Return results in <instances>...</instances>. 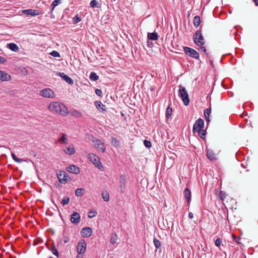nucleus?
<instances>
[{"instance_id":"1","label":"nucleus","mask_w":258,"mask_h":258,"mask_svg":"<svg viewBox=\"0 0 258 258\" xmlns=\"http://www.w3.org/2000/svg\"><path fill=\"white\" fill-rule=\"evenodd\" d=\"M48 108L53 113H59L63 116H66L68 114L67 107L63 103L58 102L50 103Z\"/></svg>"},{"instance_id":"2","label":"nucleus","mask_w":258,"mask_h":258,"mask_svg":"<svg viewBox=\"0 0 258 258\" xmlns=\"http://www.w3.org/2000/svg\"><path fill=\"white\" fill-rule=\"evenodd\" d=\"M193 40L198 46H203L205 44V40L202 33V27L195 32L193 36Z\"/></svg>"},{"instance_id":"3","label":"nucleus","mask_w":258,"mask_h":258,"mask_svg":"<svg viewBox=\"0 0 258 258\" xmlns=\"http://www.w3.org/2000/svg\"><path fill=\"white\" fill-rule=\"evenodd\" d=\"M179 90L178 92L179 97L181 98L184 105H188L189 103V98L188 94L185 87L181 85L179 86Z\"/></svg>"},{"instance_id":"4","label":"nucleus","mask_w":258,"mask_h":258,"mask_svg":"<svg viewBox=\"0 0 258 258\" xmlns=\"http://www.w3.org/2000/svg\"><path fill=\"white\" fill-rule=\"evenodd\" d=\"M88 158L90 161L99 170L101 171L104 170V167L100 162V158L98 156L93 153H90L88 154Z\"/></svg>"},{"instance_id":"5","label":"nucleus","mask_w":258,"mask_h":258,"mask_svg":"<svg viewBox=\"0 0 258 258\" xmlns=\"http://www.w3.org/2000/svg\"><path fill=\"white\" fill-rule=\"evenodd\" d=\"M183 48L184 53L187 55L195 59L199 58V53L196 50L187 46H184Z\"/></svg>"},{"instance_id":"6","label":"nucleus","mask_w":258,"mask_h":258,"mask_svg":"<svg viewBox=\"0 0 258 258\" xmlns=\"http://www.w3.org/2000/svg\"><path fill=\"white\" fill-rule=\"evenodd\" d=\"M204 127V121L202 118L197 120L193 125L192 132L195 134L196 132L202 130Z\"/></svg>"},{"instance_id":"7","label":"nucleus","mask_w":258,"mask_h":258,"mask_svg":"<svg viewBox=\"0 0 258 258\" xmlns=\"http://www.w3.org/2000/svg\"><path fill=\"white\" fill-rule=\"evenodd\" d=\"M57 177L59 181L61 183H65L71 179L69 175L64 171H59V173L57 174Z\"/></svg>"},{"instance_id":"8","label":"nucleus","mask_w":258,"mask_h":258,"mask_svg":"<svg viewBox=\"0 0 258 258\" xmlns=\"http://www.w3.org/2000/svg\"><path fill=\"white\" fill-rule=\"evenodd\" d=\"M40 95L44 97L49 98H52L54 96V92L49 88H45L41 90Z\"/></svg>"},{"instance_id":"9","label":"nucleus","mask_w":258,"mask_h":258,"mask_svg":"<svg viewBox=\"0 0 258 258\" xmlns=\"http://www.w3.org/2000/svg\"><path fill=\"white\" fill-rule=\"evenodd\" d=\"M86 249V243L84 239L81 240L78 243L77 249L78 253H84Z\"/></svg>"},{"instance_id":"10","label":"nucleus","mask_w":258,"mask_h":258,"mask_svg":"<svg viewBox=\"0 0 258 258\" xmlns=\"http://www.w3.org/2000/svg\"><path fill=\"white\" fill-rule=\"evenodd\" d=\"M126 176L124 174H122L119 176V187L120 188V191L122 193H124L125 191L126 188Z\"/></svg>"},{"instance_id":"11","label":"nucleus","mask_w":258,"mask_h":258,"mask_svg":"<svg viewBox=\"0 0 258 258\" xmlns=\"http://www.w3.org/2000/svg\"><path fill=\"white\" fill-rule=\"evenodd\" d=\"M56 75L61 77L63 80L69 85H73L74 84V81L73 79L68 75H66L64 73L58 72H56Z\"/></svg>"},{"instance_id":"12","label":"nucleus","mask_w":258,"mask_h":258,"mask_svg":"<svg viewBox=\"0 0 258 258\" xmlns=\"http://www.w3.org/2000/svg\"><path fill=\"white\" fill-rule=\"evenodd\" d=\"M92 234V229L91 228L87 227H84L81 230V234L83 237H89Z\"/></svg>"},{"instance_id":"13","label":"nucleus","mask_w":258,"mask_h":258,"mask_svg":"<svg viewBox=\"0 0 258 258\" xmlns=\"http://www.w3.org/2000/svg\"><path fill=\"white\" fill-rule=\"evenodd\" d=\"M22 13L29 16H35L40 14L38 10L33 9H27L22 11Z\"/></svg>"},{"instance_id":"14","label":"nucleus","mask_w":258,"mask_h":258,"mask_svg":"<svg viewBox=\"0 0 258 258\" xmlns=\"http://www.w3.org/2000/svg\"><path fill=\"white\" fill-rule=\"evenodd\" d=\"M70 220L72 223L77 224L80 222V215L77 212H74L71 216Z\"/></svg>"},{"instance_id":"15","label":"nucleus","mask_w":258,"mask_h":258,"mask_svg":"<svg viewBox=\"0 0 258 258\" xmlns=\"http://www.w3.org/2000/svg\"><path fill=\"white\" fill-rule=\"evenodd\" d=\"M67 170L73 174H77L80 173V168L75 165H72L67 167Z\"/></svg>"},{"instance_id":"16","label":"nucleus","mask_w":258,"mask_h":258,"mask_svg":"<svg viewBox=\"0 0 258 258\" xmlns=\"http://www.w3.org/2000/svg\"><path fill=\"white\" fill-rule=\"evenodd\" d=\"M96 147L98 150L100 151L101 152L104 153L105 151V147L104 143L100 140H96Z\"/></svg>"},{"instance_id":"17","label":"nucleus","mask_w":258,"mask_h":258,"mask_svg":"<svg viewBox=\"0 0 258 258\" xmlns=\"http://www.w3.org/2000/svg\"><path fill=\"white\" fill-rule=\"evenodd\" d=\"M0 80L2 81H8L11 80V76L7 73L1 71Z\"/></svg>"},{"instance_id":"18","label":"nucleus","mask_w":258,"mask_h":258,"mask_svg":"<svg viewBox=\"0 0 258 258\" xmlns=\"http://www.w3.org/2000/svg\"><path fill=\"white\" fill-rule=\"evenodd\" d=\"M207 157L208 159L211 161H214L216 159L215 153L211 149H206Z\"/></svg>"},{"instance_id":"19","label":"nucleus","mask_w":258,"mask_h":258,"mask_svg":"<svg viewBox=\"0 0 258 258\" xmlns=\"http://www.w3.org/2000/svg\"><path fill=\"white\" fill-rule=\"evenodd\" d=\"M95 105L99 111H103L106 110V108L105 105H104L101 101H96L95 102Z\"/></svg>"},{"instance_id":"20","label":"nucleus","mask_w":258,"mask_h":258,"mask_svg":"<svg viewBox=\"0 0 258 258\" xmlns=\"http://www.w3.org/2000/svg\"><path fill=\"white\" fill-rule=\"evenodd\" d=\"M158 37H159V35L155 32H152V33L148 32L147 34L148 40H156L158 39Z\"/></svg>"},{"instance_id":"21","label":"nucleus","mask_w":258,"mask_h":258,"mask_svg":"<svg viewBox=\"0 0 258 258\" xmlns=\"http://www.w3.org/2000/svg\"><path fill=\"white\" fill-rule=\"evenodd\" d=\"M185 199L188 203H189L191 200V192L188 188H186L183 192Z\"/></svg>"},{"instance_id":"22","label":"nucleus","mask_w":258,"mask_h":258,"mask_svg":"<svg viewBox=\"0 0 258 258\" xmlns=\"http://www.w3.org/2000/svg\"><path fill=\"white\" fill-rule=\"evenodd\" d=\"M61 1H62V0H54V1H53V2L52 3V4L50 5V12H49V14L52 13L53 11L54 10V8L57 6H58V5L61 4Z\"/></svg>"},{"instance_id":"23","label":"nucleus","mask_w":258,"mask_h":258,"mask_svg":"<svg viewBox=\"0 0 258 258\" xmlns=\"http://www.w3.org/2000/svg\"><path fill=\"white\" fill-rule=\"evenodd\" d=\"M7 47L14 52H18L19 50V48L18 45L14 43H10L7 44Z\"/></svg>"},{"instance_id":"24","label":"nucleus","mask_w":258,"mask_h":258,"mask_svg":"<svg viewBox=\"0 0 258 258\" xmlns=\"http://www.w3.org/2000/svg\"><path fill=\"white\" fill-rule=\"evenodd\" d=\"M201 19L199 16H196L193 19V24L196 28H198L201 24Z\"/></svg>"},{"instance_id":"25","label":"nucleus","mask_w":258,"mask_h":258,"mask_svg":"<svg viewBox=\"0 0 258 258\" xmlns=\"http://www.w3.org/2000/svg\"><path fill=\"white\" fill-rule=\"evenodd\" d=\"M64 152L69 155H73L75 152V150L73 146H70L64 150Z\"/></svg>"},{"instance_id":"26","label":"nucleus","mask_w":258,"mask_h":258,"mask_svg":"<svg viewBox=\"0 0 258 258\" xmlns=\"http://www.w3.org/2000/svg\"><path fill=\"white\" fill-rule=\"evenodd\" d=\"M211 112V107H210L209 108L206 109L204 110V115H205L206 120L207 122H209L210 121L209 117H210V114Z\"/></svg>"},{"instance_id":"27","label":"nucleus","mask_w":258,"mask_h":258,"mask_svg":"<svg viewBox=\"0 0 258 258\" xmlns=\"http://www.w3.org/2000/svg\"><path fill=\"white\" fill-rule=\"evenodd\" d=\"M90 7L93 8H101V4L98 3V1L96 0L91 1L90 3Z\"/></svg>"},{"instance_id":"28","label":"nucleus","mask_w":258,"mask_h":258,"mask_svg":"<svg viewBox=\"0 0 258 258\" xmlns=\"http://www.w3.org/2000/svg\"><path fill=\"white\" fill-rule=\"evenodd\" d=\"M111 143L116 148L119 147L120 146L119 141L117 138L114 137H111Z\"/></svg>"},{"instance_id":"29","label":"nucleus","mask_w":258,"mask_h":258,"mask_svg":"<svg viewBox=\"0 0 258 258\" xmlns=\"http://www.w3.org/2000/svg\"><path fill=\"white\" fill-rule=\"evenodd\" d=\"M101 196L104 201L108 202L109 200V195L107 191H103Z\"/></svg>"},{"instance_id":"30","label":"nucleus","mask_w":258,"mask_h":258,"mask_svg":"<svg viewBox=\"0 0 258 258\" xmlns=\"http://www.w3.org/2000/svg\"><path fill=\"white\" fill-rule=\"evenodd\" d=\"M90 79L92 81H96L99 79V76L95 72H91L90 76Z\"/></svg>"},{"instance_id":"31","label":"nucleus","mask_w":258,"mask_h":258,"mask_svg":"<svg viewBox=\"0 0 258 258\" xmlns=\"http://www.w3.org/2000/svg\"><path fill=\"white\" fill-rule=\"evenodd\" d=\"M84 192H85V189L84 188H77L76 190V191H75V195L77 197H81V196H82L84 194Z\"/></svg>"},{"instance_id":"32","label":"nucleus","mask_w":258,"mask_h":258,"mask_svg":"<svg viewBox=\"0 0 258 258\" xmlns=\"http://www.w3.org/2000/svg\"><path fill=\"white\" fill-rule=\"evenodd\" d=\"M172 108L169 105L166 110V117L169 118L172 115Z\"/></svg>"},{"instance_id":"33","label":"nucleus","mask_w":258,"mask_h":258,"mask_svg":"<svg viewBox=\"0 0 258 258\" xmlns=\"http://www.w3.org/2000/svg\"><path fill=\"white\" fill-rule=\"evenodd\" d=\"M11 155L13 159L16 162L22 163L24 161L23 159L18 158L13 152H11Z\"/></svg>"},{"instance_id":"34","label":"nucleus","mask_w":258,"mask_h":258,"mask_svg":"<svg viewBox=\"0 0 258 258\" xmlns=\"http://www.w3.org/2000/svg\"><path fill=\"white\" fill-rule=\"evenodd\" d=\"M81 20L82 18L78 15H76L73 19V23L74 24H76Z\"/></svg>"},{"instance_id":"35","label":"nucleus","mask_w":258,"mask_h":258,"mask_svg":"<svg viewBox=\"0 0 258 258\" xmlns=\"http://www.w3.org/2000/svg\"><path fill=\"white\" fill-rule=\"evenodd\" d=\"M198 133L199 136L200 137L203 139H205L206 135V130H204L203 129L202 130L199 131L197 132Z\"/></svg>"},{"instance_id":"36","label":"nucleus","mask_w":258,"mask_h":258,"mask_svg":"<svg viewBox=\"0 0 258 258\" xmlns=\"http://www.w3.org/2000/svg\"><path fill=\"white\" fill-rule=\"evenodd\" d=\"M153 242L156 248H159L161 247L160 241L159 240H158L156 237L154 238Z\"/></svg>"},{"instance_id":"37","label":"nucleus","mask_w":258,"mask_h":258,"mask_svg":"<svg viewBox=\"0 0 258 258\" xmlns=\"http://www.w3.org/2000/svg\"><path fill=\"white\" fill-rule=\"evenodd\" d=\"M59 141L63 144H67V135L65 134H62V136L60 139L59 140Z\"/></svg>"},{"instance_id":"38","label":"nucleus","mask_w":258,"mask_h":258,"mask_svg":"<svg viewBox=\"0 0 258 258\" xmlns=\"http://www.w3.org/2000/svg\"><path fill=\"white\" fill-rule=\"evenodd\" d=\"M117 239V234L116 233L112 234L111 236L110 242L112 244L116 243Z\"/></svg>"},{"instance_id":"39","label":"nucleus","mask_w":258,"mask_h":258,"mask_svg":"<svg viewBox=\"0 0 258 258\" xmlns=\"http://www.w3.org/2000/svg\"><path fill=\"white\" fill-rule=\"evenodd\" d=\"M50 250H51L52 253L54 255H55L57 257H58V256H59V252H58L57 249L55 248V247L54 244L52 245V247H51Z\"/></svg>"},{"instance_id":"40","label":"nucleus","mask_w":258,"mask_h":258,"mask_svg":"<svg viewBox=\"0 0 258 258\" xmlns=\"http://www.w3.org/2000/svg\"><path fill=\"white\" fill-rule=\"evenodd\" d=\"M97 214V212L96 210L90 211L88 213V217L90 218H93L95 217Z\"/></svg>"},{"instance_id":"41","label":"nucleus","mask_w":258,"mask_h":258,"mask_svg":"<svg viewBox=\"0 0 258 258\" xmlns=\"http://www.w3.org/2000/svg\"><path fill=\"white\" fill-rule=\"evenodd\" d=\"M70 201V198L69 197H64L62 201H61L60 203L62 205H65L69 203Z\"/></svg>"},{"instance_id":"42","label":"nucleus","mask_w":258,"mask_h":258,"mask_svg":"<svg viewBox=\"0 0 258 258\" xmlns=\"http://www.w3.org/2000/svg\"><path fill=\"white\" fill-rule=\"evenodd\" d=\"M222 242V239L220 237H218L215 241V244L216 246H217V247H219L221 245Z\"/></svg>"},{"instance_id":"43","label":"nucleus","mask_w":258,"mask_h":258,"mask_svg":"<svg viewBox=\"0 0 258 258\" xmlns=\"http://www.w3.org/2000/svg\"><path fill=\"white\" fill-rule=\"evenodd\" d=\"M50 54L55 57H60L59 53L55 50H53L50 53Z\"/></svg>"},{"instance_id":"44","label":"nucleus","mask_w":258,"mask_h":258,"mask_svg":"<svg viewBox=\"0 0 258 258\" xmlns=\"http://www.w3.org/2000/svg\"><path fill=\"white\" fill-rule=\"evenodd\" d=\"M144 146L146 148H150L151 147V146H152L151 142L150 141H148V140H145L144 141Z\"/></svg>"},{"instance_id":"45","label":"nucleus","mask_w":258,"mask_h":258,"mask_svg":"<svg viewBox=\"0 0 258 258\" xmlns=\"http://www.w3.org/2000/svg\"><path fill=\"white\" fill-rule=\"evenodd\" d=\"M219 196L222 200H224L226 198L227 194H226L225 192L223 191H221L220 192Z\"/></svg>"},{"instance_id":"46","label":"nucleus","mask_w":258,"mask_h":258,"mask_svg":"<svg viewBox=\"0 0 258 258\" xmlns=\"http://www.w3.org/2000/svg\"><path fill=\"white\" fill-rule=\"evenodd\" d=\"M233 239L234 241H235L237 243H240L239 240L240 239V237L239 236H236V235L233 234L232 235Z\"/></svg>"},{"instance_id":"47","label":"nucleus","mask_w":258,"mask_h":258,"mask_svg":"<svg viewBox=\"0 0 258 258\" xmlns=\"http://www.w3.org/2000/svg\"><path fill=\"white\" fill-rule=\"evenodd\" d=\"M95 91L97 95L99 96V97L102 96V91L101 89H96Z\"/></svg>"},{"instance_id":"48","label":"nucleus","mask_w":258,"mask_h":258,"mask_svg":"<svg viewBox=\"0 0 258 258\" xmlns=\"http://www.w3.org/2000/svg\"><path fill=\"white\" fill-rule=\"evenodd\" d=\"M201 47L198 49L199 50H202L203 52H204L207 56L208 55V53L207 52V50L205 47L203 46H200Z\"/></svg>"},{"instance_id":"49","label":"nucleus","mask_w":258,"mask_h":258,"mask_svg":"<svg viewBox=\"0 0 258 258\" xmlns=\"http://www.w3.org/2000/svg\"><path fill=\"white\" fill-rule=\"evenodd\" d=\"M7 61V60L5 57L0 56V64L5 63Z\"/></svg>"},{"instance_id":"50","label":"nucleus","mask_w":258,"mask_h":258,"mask_svg":"<svg viewBox=\"0 0 258 258\" xmlns=\"http://www.w3.org/2000/svg\"><path fill=\"white\" fill-rule=\"evenodd\" d=\"M150 40H148L147 41V44L149 47L152 48L153 47V43L151 41H149Z\"/></svg>"},{"instance_id":"51","label":"nucleus","mask_w":258,"mask_h":258,"mask_svg":"<svg viewBox=\"0 0 258 258\" xmlns=\"http://www.w3.org/2000/svg\"><path fill=\"white\" fill-rule=\"evenodd\" d=\"M29 154L31 155V156H32L33 157H35L36 156V154L35 153V152L33 150H31L30 152H29Z\"/></svg>"},{"instance_id":"52","label":"nucleus","mask_w":258,"mask_h":258,"mask_svg":"<svg viewBox=\"0 0 258 258\" xmlns=\"http://www.w3.org/2000/svg\"><path fill=\"white\" fill-rule=\"evenodd\" d=\"M69 241V238L68 237H64L63 238V242L64 243H67Z\"/></svg>"},{"instance_id":"53","label":"nucleus","mask_w":258,"mask_h":258,"mask_svg":"<svg viewBox=\"0 0 258 258\" xmlns=\"http://www.w3.org/2000/svg\"><path fill=\"white\" fill-rule=\"evenodd\" d=\"M188 217L189 219H192L194 217V215L191 212H189L188 214Z\"/></svg>"},{"instance_id":"54","label":"nucleus","mask_w":258,"mask_h":258,"mask_svg":"<svg viewBox=\"0 0 258 258\" xmlns=\"http://www.w3.org/2000/svg\"><path fill=\"white\" fill-rule=\"evenodd\" d=\"M74 115L77 116V117H79L80 116V113L78 111H75V113L74 114Z\"/></svg>"},{"instance_id":"55","label":"nucleus","mask_w":258,"mask_h":258,"mask_svg":"<svg viewBox=\"0 0 258 258\" xmlns=\"http://www.w3.org/2000/svg\"><path fill=\"white\" fill-rule=\"evenodd\" d=\"M255 6H258V0H252Z\"/></svg>"},{"instance_id":"56","label":"nucleus","mask_w":258,"mask_h":258,"mask_svg":"<svg viewBox=\"0 0 258 258\" xmlns=\"http://www.w3.org/2000/svg\"><path fill=\"white\" fill-rule=\"evenodd\" d=\"M241 166H242L243 168H246V166H245L243 163H241Z\"/></svg>"},{"instance_id":"57","label":"nucleus","mask_w":258,"mask_h":258,"mask_svg":"<svg viewBox=\"0 0 258 258\" xmlns=\"http://www.w3.org/2000/svg\"><path fill=\"white\" fill-rule=\"evenodd\" d=\"M210 61H211V63L212 66H213V61L211 60Z\"/></svg>"},{"instance_id":"58","label":"nucleus","mask_w":258,"mask_h":258,"mask_svg":"<svg viewBox=\"0 0 258 258\" xmlns=\"http://www.w3.org/2000/svg\"><path fill=\"white\" fill-rule=\"evenodd\" d=\"M11 258H16V257H13L12 256H10Z\"/></svg>"},{"instance_id":"59","label":"nucleus","mask_w":258,"mask_h":258,"mask_svg":"<svg viewBox=\"0 0 258 258\" xmlns=\"http://www.w3.org/2000/svg\"><path fill=\"white\" fill-rule=\"evenodd\" d=\"M49 258H53V257H52V256H50Z\"/></svg>"},{"instance_id":"60","label":"nucleus","mask_w":258,"mask_h":258,"mask_svg":"<svg viewBox=\"0 0 258 258\" xmlns=\"http://www.w3.org/2000/svg\"><path fill=\"white\" fill-rule=\"evenodd\" d=\"M244 258H246V256H245V255H244Z\"/></svg>"},{"instance_id":"61","label":"nucleus","mask_w":258,"mask_h":258,"mask_svg":"<svg viewBox=\"0 0 258 258\" xmlns=\"http://www.w3.org/2000/svg\"><path fill=\"white\" fill-rule=\"evenodd\" d=\"M115 1H116V0H113V1H114V2H115Z\"/></svg>"}]
</instances>
